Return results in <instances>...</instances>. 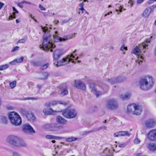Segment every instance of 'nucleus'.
Listing matches in <instances>:
<instances>
[{
    "mask_svg": "<svg viewBox=\"0 0 156 156\" xmlns=\"http://www.w3.org/2000/svg\"><path fill=\"white\" fill-rule=\"evenodd\" d=\"M76 51L75 50L73 53L71 54L70 55H68L67 58H63L60 60L57 61V59L62 55V53L60 50H56L53 54L54 65L56 67H59L67 65L71 61L73 63H74L78 58V56L76 57L74 55Z\"/></svg>",
    "mask_w": 156,
    "mask_h": 156,
    "instance_id": "1",
    "label": "nucleus"
},
{
    "mask_svg": "<svg viewBox=\"0 0 156 156\" xmlns=\"http://www.w3.org/2000/svg\"><path fill=\"white\" fill-rule=\"evenodd\" d=\"M41 28L44 34L43 37V42L42 45H40V47L44 50L47 51L49 50L51 52H52V49L54 48L55 46L52 43V36L48 33L47 27L41 26Z\"/></svg>",
    "mask_w": 156,
    "mask_h": 156,
    "instance_id": "2",
    "label": "nucleus"
},
{
    "mask_svg": "<svg viewBox=\"0 0 156 156\" xmlns=\"http://www.w3.org/2000/svg\"><path fill=\"white\" fill-rule=\"evenodd\" d=\"M154 83L152 77L148 75L140 78L139 82L140 89L144 90L150 88Z\"/></svg>",
    "mask_w": 156,
    "mask_h": 156,
    "instance_id": "3",
    "label": "nucleus"
},
{
    "mask_svg": "<svg viewBox=\"0 0 156 156\" xmlns=\"http://www.w3.org/2000/svg\"><path fill=\"white\" fill-rule=\"evenodd\" d=\"M150 42V39H147L146 41L144 42L139 45V48L137 46H136L135 48L133 50L132 53L135 55L138 56V63L139 64H140L142 62V60L144 59V58L142 56L139 55L141 53V49L143 48L144 49L143 51L145 52L146 50L145 49H147V47L148 46V44Z\"/></svg>",
    "mask_w": 156,
    "mask_h": 156,
    "instance_id": "4",
    "label": "nucleus"
},
{
    "mask_svg": "<svg viewBox=\"0 0 156 156\" xmlns=\"http://www.w3.org/2000/svg\"><path fill=\"white\" fill-rule=\"evenodd\" d=\"M9 119L11 123L15 126H18L21 124L22 120L20 116L16 113L12 112L8 114Z\"/></svg>",
    "mask_w": 156,
    "mask_h": 156,
    "instance_id": "5",
    "label": "nucleus"
},
{
    "mask_svg": "<svg viewBox=\"0 0 156 156\" xmlns=\"http://www.w3.org/2000/svg\"><path fill=\"white\" fill-rule=\"evenodd\" d=\"M142 111V107L138 105L133 103L127 106L128 112L134 115H139L141 114Z\"/></svg>",
    "mask_w": 156,
    "mask_h": 156,
    "instance_id": "6",
    "label": "nucleus"
},
{
    "mask_svg": "<svg viewBox=\"0 0 156 156\" xmlns=\"http://www.w3.org/2000/svg\"><path fill=\"white\" fill-rule=\"evenodd\" d=\"M77 114V112L74 109H66L62 112L63 115L68 119L74 118L76 116Z\"/></svg>",
    "mask_w": 156,
    "mask_h": 156,
    "instance_id": "7",
    "label": "nucleus"
},
{
    "mask_svg": "<svg viewBox=\"0 0 156 156\" xmlns=\"http://www.w3.org/2000/svg\"><path fill=\"white\" fill-rule=\"evenodd\" d=\"M106 107L111 110H114L118 107V104L116 101L114 99L108 100L106 102Z\"/></svg>",
    "mask_w": 156,
    "mask_h": 156,
    "instance_id": "8",
    "label": "nucleus"
},
{
    "mask_svg": "<svg viewBox=\"0 0 156 156\" xmlns=\"http://www.w3.org/2000/svg\"><path fill=\"white\" fill-rule=\"evenodd\" d=\"M55 35H53V38L54 41L55 42H58L62 41H65L71 39L72 38V36L71 35H68L63 37V38H61L57 36L58 35V32L57 31L55 32Z\"/></svg>",
    "mask_w": 156,
    "mask_h": 156,
    "instance_id": "9",
    "label": "nucleus"
},
{
    "mask_svg": "<svg viewBox=\"0 0 156 156\" xmlns=\"http://www.w3.org/2000/svg\"><path fill=\"white\" fill-rule=\"evenodd\" d=\"M19 138L17 136L14 135L9 136L7 138V141L12 144L16 146L18 142L19 141Z\"/></svg>",
    "mask_w": 156,
    "mask_h": 156,
    "instance_id": "10",
    "label": "nucleus"
},
{
    "mask_svg": "<svg viewBox=\"0 0 156 156\" xmlns=\"http://www.w3.org/2000/svg\"><path fill=\"white\" fill-rule=\"evenodd\" d=\"M23 130L25 133L34 134L35 133V131L33 127L29 124H26L23 126Z\"/></svg>",
    "mask_w": 156,
    "mask_h": 156,
    "instance_id": "11",
    "label": "nucleus"
},
{
    "mask_svg": "<svg viewBox=\"0 0 156 156\" xmlns=\"http://www.w3.org/2000/svg\"><path fill=\"white\" fill-rule=\"evenodd\" d=\"M155 8H156L155 5L147 8L144 11L142 14L143 16L145 18L147 17L150 13L153 11Z\"/></svg>",
    "mask_w": 156,
    "mask_h": 156,
    "instance_id": "12",
    "label": "nucleus"
},
{
    "mask_svg": "<svg viewBox=\"0 0 156 156\" xmlns=\"http://www.w3.org/2000/svg\"><path fill=\"white\" fill-rule=\"evenodd\" d=\"M74 86L77 89L85 90L86 87L84 84L80 80H76L74 83Z\"/></svg>",
    "mask_w": 156,
    "mask_h": 156,
    "instance_id": "13",
    "label": "nucleus"
},
{
    "mask_svg": "<svg viewBox=\"0 0 156 156\" xmlns=\"http://www.w3.org/2000/svg\"><path fill=\"white\" fill-rule=\"evenodd\" d=\"M147 137L150 141H156V129L151 130L147 134Z\"/></svg>",
    "mask_w": 156,
    "mask_h": 156,
    "instance_id": "14",
    "label": "nucleus"
},
{
    "mask_svg": "<svg viewBox=\"0 0 156 156\" xmlns=\"http://www.w3.org/2000/svg\"><path fill=\"white\" fill-rule=\"evenodd\" d=\"M58 104H62L64 105H66V104L65 102L53 101L51 102H48L45 103V105L46 107L48 108L49 107Z\"/></svg>",
    "mask_w": 156,
    "mask_h": 156,
    "instance_id": "15",
    "label": "nucleus"
},
{
    "mask_svg": "<svg viewBox=\"0 0 156 156\" xmlns=\"http://www.w3.org/2000/svg\"><path fill=\"white\" fill-rule=\"evenodd\" d=\"M155 122L153 119H149L145 121L146 126L148 128L153 127L155 124Z\"/></svg>",
    "mask_w": 156,
    "mask_h": 156,
    "instance_id": "16",
    "label": "nucleus"
},
{
    "mask_svg": "<svg viewBox=\"0 0 156 156\" xmlns=\"http://www.w3.org/2000/svg\"><path fill=\"white\" fill-rule=\"evenodd\" d=\"M90 88H91L92 91L96 95L97 97H98L101 95L102 93L99 91H97L95 85L93 84H91L90 85Z\"/></svg>",
    "mask_w": 156,
    "mask_h": 156,
    "instance_id": "17",
    "label": "nucleus"
},
{
    "mask_svg": "<svg viewBox=\"0 0 156 156\" xmlns=\"http://www.w3.org/2000/svg\"><path fill=\"white\" fill-rule=\"evenodd\" d=\"M130 134L127 131H119L114 134V136L118 137L123 136H129Z\"/></svg>",
    "mask_w": 156,
    "mask_h": 156,
    "instance_id": "18",
    "label": "nucleus"
},
{
    "mask_svg": "<svg viewBox=\"0 0 156 156\" xmlns=\"http://www.w3.org/2000/svg\"><path fill=\"white\" fill-rule=\"evenodd\" d=\"M26 116L28 120L30 121L34 122L36 120L34 115L31 112H28Z\"/></svg>",
    "mask_w": 156,
    "mask_h": 156,
    "instance_id": "19",
    "label": "nucleus"
},
{
    "mask_svg": "<svg viewBox=\"0 0 156 156\" xmlns=\"http://www.w3.org/2000/svg\"><path fill=\"white\" fill-rule=\"evenodd\" d=\"M56 121L58 123L62 124H65L67 123V120L60 116L57 117Z\"/></svg>",
    "mask_w": 156,
    "mask_h": 156,
    "instance_id": "20",
    "label": "nucleus"
},
{
    "mask_svg": "<svg viewBox=\"0 0 156 156\" xmlns=\"http://www.w3.org/2000/svg\"><path fill=\"white\" fill-rule=\"evenodd\" d=\"M108 82L110 83L113 84L116 83L120 82L122 81V78L121 77H118L116 78H113L111 79H108Z\"/></svg>",
    "mask_w": 156,
    "mask_h": 156,
    "instance_id": "21",
    "label": "nucleus"
},
{
    "mask_svg": "<svg viewBox=\"0 0 156 156\" xmlns=\"http://www.w3.org/2000/svg\"><path fill=\"white\" fill-rule=\"evenodd\" d=\"M51 130L52 131H58L62 128V126L57 123H55L51 125Z\"/></svg>",
    "mask_w": 156,
    "mask_h": 156,
    "instance_id": "22",
    "label": "nucleus"
},
{
    "mask_svg": "<svg viewBox=\"0 0 156 156\" xmlns=\"http://www.w3.org/2000/svg\"><path fill=\"white\" fill-rule=\"evenodd\" d=\"M49 75L50 74L47 72L41 73L40 74V76L39 79L41 80H46L48 78Z\"/></svg>",
    "mask_w": 156,
    "mask_h": 156,
    "instance_id": "23",
    "label": "nucleus"
},
{
    "mask_svg": "<svg viewBox=\"0 0 156 156\" xmlns=\"http://www.w3.org/2000/svg\"><path fill=\"white\" fill-rule=\"evenodd\" d=\"M147 147L149 150L152 152L156 150V144L154 143H150L147 144Z\"/></svg>",
    "mask_w": 156,
    "mask_h": 156,
    "instance_id": "24",
    "label": "nucleus"
},
{
    "mask_svg": "<svg viewBox=\"0 0 156 156\" xmlns=\"http://www.w3.org/2000/svg\"><path fill=\"white\" fill-rule=\"evenodd\" d=\"M43 112L45 115H54L55 113V111L51 108H49L48 110L44 109Z\"/></svg>",
    "mask_w": 156,
    "mask_h": 156,
    "instance_id": "25",
    "label": "nucleus"
},
{
    "mask_svg": "<svg viewBox=\"0 0 156 156\" xmlns=\"http://www.w3.org/2000/svg\"><path fill=\"white\" fill-rule=\"evenodd\" d=\"M130 96V94L128 93L125 94L121 95L120 96V98L122 100H126L129 99Z\"/></svg>",
    "mask_w": 156,
    "mask_h": 156,
    "instance_id": "26",
    "label": "nucleus"
},
{
    "mask_svg": "<svg viewBox=\"0 0 156 156\" xmlns=\"http://www.w3.org/2000/svg\"><path fill=\"white\" fill-rule=\"evenodd\" d=\"M7 122V118L4 116H2L0 118V123L2 124H6Z\"/></svg>",
    "mask_w": 156,
    "mask_h": 156,
    "instance_id": "27",
    "label": "nucleus"
},
{
    "mask_svg": "<svg viewBox=\"0 0 156 156\" xmlns=\"http://www.w3.org/2000/svg\"><path fill=\"white\" fill-rule=\"evenodd\" d=\"M26 145L27 144L24 141L20 139H19V140L18 142L17 146L24 147L26 146Z\"/></svg>",
    "mask_w": 156,
    "mask_h": 156,
    "instance_id": "28",
    "label": "nucleus"
},
{
    "mask_svg": "<svg viewBox=\"0 0 156 156\" xmlns=\"http://www.w3.org/2000/svg\"><path fill=\"white\" fill-rule=\"evenodd\" d=\"M103 153L105 154V156H113L112 154L110 152L109 150L107 148L104 150Z\"/></svg>",
    "mask_w": 156,
    "mask_h": 156,
    "instance_id": "29",
    "label": "nucleus"
},
{
    "mask_svg": "<svg viewBox=\"0 0 156 156\" xmlns=\"http://www.w3.org/2000/svg\"><path fill=\"white\" fill-rule=\"evenodd\" d=\"M31 63L32 65L35 66H40L41 65V62L40 61H33Z\"/></svg>",
    "mask_w": 156,
    "mask_h": 156,
    "instance_id": "30",
    "label": "nucleus"
},
{
    "mask_svg": "<svg viewBox=\"0 0 156 156\" xmlns=\"http://www.w3.org/2000/svg\"><path fill=\"white\" fill-rule=\"evenodd\" d=\"M68 91L67 87H65L62 89L61 93V95L62 96L66 95L68 94Z\"/></svg>",
    "mask_w": 156,
    "mask_h": 156,
    "instance_id": "31",
    "label": "nucleus"
},
{
    "mask_svg": "<svg viewBox=\"0 0 156 156\" xmlns=\"http://www.w3.org/2000/svg\"><path fill=\"white\" fill-rule=\"evenodd\" d=\"M9 67V65L7 64L1 65L0 66V71L6 69H7Z\"/></svg>",
    "mask_w": 156,
    "mask_h": 156,
    "instance_id": "32",
    "label": "nucleus"
},
{
    "mask_svg": "<svg viewBox=\"0 0 156 156\" xmlns=\"http://www.w3.org/2000/svg\"><path fill=\"white\" fill-rule=\"evenodd\" d=\"M49 66L48 63H46L41 66L40 67V69L41 70H44L47 69Z\"/></svg>",
    "mask_w": 156,
    "mask_h": 156,
    "instance_id": "33",
    "label": "nucleus"
},
{
    "mask_svg": "<svg viewBox=\"0 0 156 156\" xmlns=\"http://www.w3.org/2000/svg\"><path fill=\"white\" fill-rule=\"evenodd\" d=\"M77 138L75 137H70L67 138L66 139V140L67 142H71L73 141H76L77 140Z\"/></svg>",
    "mask_w": 156,
    "mask_h": 156,
    "instance_id": "34",
    "label": "nucleus"
},
{
    "mask_svg": "<svg viewBox=\"0 0 156 156\" xmlns=\"http://www.w3.org/2000/svg\"><path fill=\"white\" fill-rule=\"evenodd\" d=\"M95 130H91L89 131H83L81 132H80V134L81 135H85L86 134H87V133H91L92 132H95Z\"/></svg>",
    "mask_w": 156,
    "mask_h": 156,
    "instance_id": "35",
    "label": "nucleus"
},
{
    "mask_svg": "<svg viewBox=\"0 0 156 156\" xmlns=\"http://www.w3.org/2000/svg\"><path fill=\"white\" fill-rule=\"evenodd\" d=\"M29 112L27 111L25 109H21L20 110V113L23 115L26 116Z\"/></svg>",
    "mask_w": 156,
    "mask_h": 156,
    "instance_id": "36",
    "label": "nucleus"
},
{
    "mask_svg": "<svg viewBox=\"0 0 156 156\" xmlns=\"http://www.w3.org/2000/svg\"><path fill=\"white\" fill-rule=\"evenodd\" d=\"M16 82L14 81L10 83L9 87H10L11 88H13L16 86Z\"/></svg>",
    "mask_w": 156,
    "mask_h": 156,
    "instance_id": "37",
    "label": "nucleus"
},
{
    "mask_svg": "<svg viewBox=\"0 0 156 156\" xmlns=\"http://www.w3.org/2000/svg\"><path fill=\"white\" fill-rule=\"evenodd\" d=\"M24 59V57L23 56H22L20 57V58H17L15 60H16V62L17 63H20L23 62V59Z\"/></svg>",
    "mask_w": 156,
    "mask_h": 156,
    "instance_id": "38",
    "label": "nucleus"
},
{
    "mask_svg": "<svg viewBox=\"0 0 156 156\" xmlns=\"http://www.w3.org/2000/svg\"><path fill=\"white\" fill-rule=\"evenodd\" d=\"M128 3L129 4L130 7H132L135 3V2L133 0H129Z\"/></svg>",
    "mask_w": 156,
    "mask_h": 156,
    "instance_id": "39",
    "label": "nucleus"
},
{
    "mask_svg": "<svg viewBox=\"0 0 156 156\" xmlns=\"http://www.w3.org/2000/svg\"><path fill=\"white\" fill-rule=\"evenodd\" d=\"M134 143L135 144H138L140 142V140L138 138L135 139L133 141Z\"/></svg>",
    "mask_w": 156,
    "mask_h": 156,
    "instance_id": "40",
    "label": "nucleus"
},
{
    "mask_svg": "<svg viewBox=\"0 0 156 156\" xmlns=\"http://www.w3.org/2000/svg\"><path fill=\"white\" fill-rule=\"evenodd\" d=\"M46 138L49 139H54V136L51 135H47L46 136Z\"/></svg>",
    "mask_w": 156,
    "mask_h": 156,
    "instance_id": "41",
    "label": "nucleus"
},
{
    "mask_svg": "<svg viewBox=\"0 0 156 156\" xmlns=\"http://www.w3.org/2000/svg\"><path fill=\"white\" fill-rule=\"evenodd\" d=\"M118 9H116V11L117 12L119 11L120 12H121L122 11V7L120 5H119V6L118 7Z\"/></svg>",
    "mask_w": 156,
    "mask_h": 156,
    "instance_id": "42",
    "label": "nucleus"
},
{
    "mask_svg": "<svg viewBox=\"0 0 156 156\" xmlns=\"http://www.w3.org/2000/svg\"><path fill=\"white\" fill-rule=\"evenodd\" d=\"M127 145L126 143H125L122 144H120L119 145V147H125Z\"/></svg>",
    "mask_w": 156,
    "mask_h": 156,
    "instance_id": "43",
    "label": "nucleus"
},
{
    "mask_svg": "<svg viewBox=\"0 0 156 156\" xmlns=\"http://www.w3.org/2000/svg\"><path fill=\"white\" fill-rule=\"evenodd\" d=\"M25 42V40L24 39H22L20 40L17 42V44L19 43H24Z\"/></svg>",
    "mask_w": 156,
    "mask_h": 156,
    "instance_id": "44",
    "label": "nucleus"
},
{
    "mask_svg": "<svg viewBox=\"0 0 156 156\" xmlns=\"http://www.w3.org/2000/svg\"><path fill=\"white\" fill-rule=\"evenodd\" d=\"M12 156H22L21 155H20V154H19L18 153L16 152H13L12 153Z\"/></svg>",
    "mask_w": 156,
    "mask_h": 156,
    "instance_id": "45",
    "label": "nucleus"
},
{
    "mask_svg": "<svg viewBox=\"0 0 156 156\" xmlns=\"http://www.w3.org/2000/svg\"><path fill=\"white\" fill-rule=\"evenodd\" d=\"M16 63H17L16 62V60L15 59L14 60H13V61H12V62H10L9 63V64L12 65H16Z\"/></svg>",
    "mask_w": 156,
    "mask_h": 156,
    "instance_id": "46",
    "label": "nucleus"
},
{
    "mask_svg": "<svg viewBox=\"0 0 156 156\" xmlns=\"http://www.w3.org/2000/svg\"><path fill=\"white\" fill-rule=\"evenodd\" d=\"M23 2H19L17 4L18 5L20 8H23Z\"/></svg>",
    "mask_w": 156,
    "mask_h": 156,
    "instance_id": "47",
    "label": "nucleus"
},
{
    "mask_svg": "<svg viewBox=\"0 0 156 156\" xmlns=\"http://www.w3.org/2000/svg\"><path fill=\"white\" fill-rule=\"evenodd\" d=\"M70 19H69L68 20H63L62 21V22L61 23V24L62 25H63L64 23H66L68 22L69 21V20Z\"/></svg>",
    "mask_w": 156,
    "mask_h": 156,
    "instance_id": "48",
    "label": "nucleus"
},
{
    "mask_svg": "<svg viewBox=\"0 0 156 156\" xmlns=\"http://www.w3.org/2000/svg\"><path fill=\"white\" fill-rule=\"evenodd\" d=\"M39 7L41 10H45V9L43 7L41 4L39 5Z\"/></svg>",
    "mask_w": 156,
    "mask_h": 156,
    "instance_id": "49",
    "label": "nucleus"
},
{
    "mask_svg": "<svg viewBox=\"0 0 156 156\" xmlns=\"http://www.w3.org/2000/svg\"><path fill=\"white\" fill-rule=\"evenodd\" d=\"M19 48V47L18 46H16L12 50V52H14L16 51V50H17Z\"/></svg>",
    "mask_w": 156,
    "mask_h": 156,
    "instance_id": "50",
    "label": "nucleus"
},
{
    "mask_svg": "<svg viewBox=\"0 0 156 156\" xmlns=\"http://www.w3.org/2000/svg\"><path fill=\"white\" fill-rule=\"evenodd\" d=\"M144 0H137L136 1V3L137 4H140L142 3Z\"/></svg>",
    "mask_w": 156,
    "mask_h": 156,
    "instance_id": "51",
    "label": "nucleus"
},
{
    "mask_svg": "<svg viewBox=\"0 0 156 156\" xmlns=\"http://www.w3.org/2000/svg\"><path fill=\"white\" fill-rule=\"evenodd\" d=\"M84 5V4L83 2L81 3H80L78 5V6L79 7H80V8H83Z\"/></svg>",
    "mask_w": 156,
    "mask_h": 156,
    "instance_id": "52",
    "label": "nucleus"
},
{
    "mask_svg": "<svg viewBox=\"0 0 156 156\" xmlns=\"http://www.w3.org/2000/svg\"><path fill=\"white\" fill-rule=\"evenodd\" d=\"M154 2H156V0H149L148 2L149 4L152 3Z\"/></svg>",
    "mask_w": 156,
    "mask_h": 156,
    "instance_id": "53",
    "label": "nucleus"
},
{
    "mask_svg": "<svg viewBox=\"0 0 156 156\" xmlns=\"http://www.w3.org/2000/svg\"><path fill=\"white\" fill-rule=\"evenodd\" d=\"M37 87L39 90H40L42 87V85H41L38 84L37 85Z\"/></svg>",
    "mask_w": 156,
    "mask_h": 156,
    "instance_id": "54",
    "label": "nucleus"
},
{
    "mask_svg": "<svg viewBox=\"0 0 156 156\" xmlns=\"http://www.w3.org/2000/svg\"><path fill=\"white\" fill-rule=\"evenodd\" d=\"M4 4L2 2H0V9H1L2 7L4 5Z\"/></svg>",
    "mask_w": 156,
    "mask_h": 156,
    "instance_id": "55",
    "label": "nucleus"
},
{
    "mask_svg": "<svg viewBox=\"0 0 156 156\" xmlns=\"http://www.w3.org/2000/svg\"><path fill=\"white\" fill-rule=\"evenodd\" d=\"M12 9L13 11H15L14 12H16L17 13H18V11L14 7H12Z\"/></svg>",
    "mask_w": 156,
    "mask_h": 156,
    "instance_id": "56",
    "label": "nucleus"
},
{
    "mask_svg": "<svg viewBox=\"0 0 156 156\" xmlns=\"http://www.w3.org/2000/svg\"><path fill=\"white\" fill-rule=\"evenodd\" d=\"M136 156H147L145 155H143L142 154V153H137L136 154Z\"/></svg>",
    "mask_w": 156,
    "mask_h": 156,
    "instance_id": "57",
    "label": "nucleus"
},
{
    "mask_svg": "<svg viewBox=\"0 0 156 156\" xmlns=\"http://www.w3.org/2000/svg\"><path fill=\"white\" fill-rule=\"evenodd\" d=\"M78 9L79 10H81L83 12H82L83 13V11L85 10V9H84L83 8H79Z\"/></svg>",
    "mask_w": 156,
    "mask_h": 156,
    "instance_id": "58",
    "label": "nucleus"
},
{
    "mask_svg": "<svg viewBox=\"0 0 156 156\" xmlns=\"http://www.w3.org/2000/svg\"><path fill=\"white\" fill-rule=\"evenodd\" d=\"M61 139V137H58V136H54V139H55V140H57L58 139Z\"/></svg>",
    "mask_w": 156,
    "mask_h": 156,
    "instance_id": "59",
    "label": "nucleus"
},
{
    "mask_svg": "<svg viewBox=\"0 0 156 156\" xmlns=\"http://www.w3.org/2000/svg\"><path fill=\"white\" fill-rule=\"evenodd\" d=\"M101 129H102V127H99L98 129H93V130H95V131H98Z\"/></svg>",
    "mask_w": 156,
    "mask_h": 156,
    "instance_id": "60",
    "label": "nucleus"
},
{
    "mask_svg": "<svg viewBox=\"0 0 156 156\" xmlns=\"http://www.w3.org/2000/svg\"><path fill=\"white\" fill-rule=\"evenodd\" d=\"M9 17L11 19H15L16 17L15 16H13V15H11Z\"/></svg>",
    "mask_w": 156,
    "mask_h": 156,
    "instance_id": "61",
    "label": "nucleus"
},
{
    "mask_svg": "<svg viewBox=\"0 0 156 156\" xmlns=\"http://www.w3.org/2000/svg\"><path fill=\"white\" fill-rule=\"evenodd\" d=\"M31 100V98H25L23 99V100L26 101L27 100Z\"/></svg>",
    "mask_w": 156,
    "mask_h": 156,
    "instance_id": "62",
    "label": "nucleus"
},
{
    "mask_svg": "<svg viewBox=\"0 0 156 156\" xmlns=\"http://www.w3.org/2000/svg\"><path fill=\"white\" fill-rule=\"evenodd\" d=\"M102 129L104 130H106L107 129V127L105 126H103L102 127Z\"/></svg>",
    "mask_w": 156,
    "mask_h": 156,
    "instance_id": "63",
    "label": "nucleus"
},
{
    "mask_svg": "<svg viewBox=\"0 0 156 156\" xmlns=\"http://www.w3.org/2000/svg\"><path fill=\"white\" fill-rule=\"evenodd\" d=\"M124 47H123V46H122L121 48H120V50L122 51H123L124 50Z\"/></svg>",
    "mask_w": 156,
    "mask_h": 156,
    "instance_id": "64",
    "label": "nucleus"
}]
</instances>
